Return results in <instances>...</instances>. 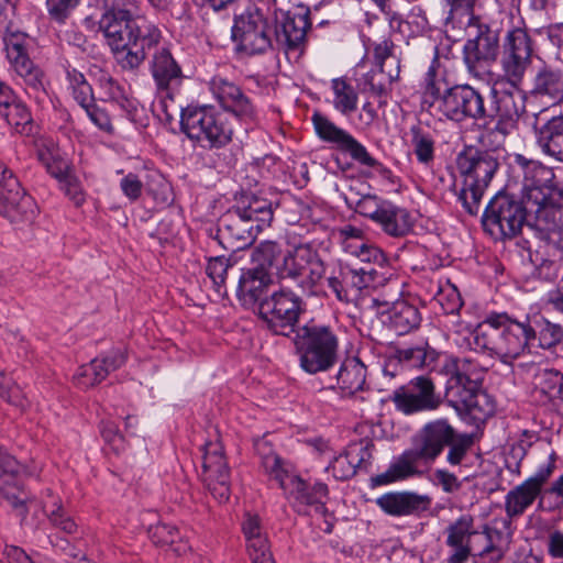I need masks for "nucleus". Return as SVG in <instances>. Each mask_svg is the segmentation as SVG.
<instances>
[{
    "instance_id": "obj_17",
    "label": "nucleus",
    "mask_w": 563,
    "mask_h": 563,
    "mask_svg": "<svg viewBox=\"0 0 563 563\" xmlns=\"http://www.w3.org/2000/svg\"><path fill=\"white\" fill-rule=\"evenodd\" d=\"M311 23L307 12L276 13L274 23V44L287 55H301L307 43V31Z\"/></svg>"
},
{
    "instance_id": "obj_39",
    "label": "nucleus",
    "mask_w": 563,
    "mask_h": 563,
    "mask_svg": "<svg viewBox=\"0 0 563 563\" xmlns=\"http://www.w3.org/2000/svg\"><path fill=\"white\" fill-rule=\"evenodd\" d=\"M537 143L544 154L563 162V115L553 117L537 131Z\"/></svg>"
},
{
    "instance_id": "obj_49",
    "label": "nucleus",
    "mask_w": 563,
    "mask_h": 563,
    "mask_svg": "<svg viewBox=\"0 0 563 563\" xmlns=\"http://www.w3.org/2000/svg\"><path fill=\"white\" fill-rule=\"evenodd\" d=\"M148 534L156 545H168L177 555L186 553L189 549V545L183 540L180 532L175 526L157 523L150 528Z\"/></svg>"
},
{
    "instance_id": "obj_50",
    "label": "nucleus",
    "mask_w": 563,
    "mask_h": 563,
    "mask_svg": "<svg viewBox=\"0 0 563 563\" xmlns=\"http://www.w3.org/2000/svg\"><path fill=\"white\" fill-rule=\"evenodd\" d=\"M474 444L473 437L467 433H457L449 444L446 462L453 467L467 466L471 459V451Z\"/></svg>"
},
{
    "instance_id": "obj_38",
    "label": "nucleus",
    "mask_w": 563,
    "mask_h": 563,
    "mask_svg": "<svg viewBox=\"0 0 563 563\" xmlns=\"http://www.w3.org/2000/svg\"><path fill=\"white\" fill-rule=\"evenodd\" d=\"M41 504L53 528L66 534H75L78 531V525L65 510L62 498L55 495L52 489H46L42 496Z\"/></svg>"
},
{
    "instance_id": "obj_51",
    "label": "nucleus",
    "mask_w": 563,
    "mask_h": 563,
    "mask_svg": "<svg viewBox=\"0 0 563 563\" xmlns=\"http://www.w3.org/2000/svg\"><path fill=\"white\" fill-rule=\"evenodd\" d=\"M125 362L126 354L124 350L114 349L104 355L93 358L90 363H88V366L93 368V373H96V379L98 383H101L111 372L122 367Z\"/></svg>"
},
{
    "instance_id": "obj_25",
    "label": "nucleus",
    "mask_w": 563,
    "mask_h": 563,
    "mask_svg": "<svg viewBox=\"0 0 563 563\" xmlns=\"http://www.w3.org/2000/svg\"><path fill=\"white\" fill-rule=\"evenodd\" d=\"M459 432L446 419H437L428 422L415 443V450L426 462L434 461Z\"/></svg>"
},
{
    "instance_id": "obj_46",
    "label": "nucleus",
    "mask_w": 563,
    "mask_h": 563,
    "mask_svg": "<svg viewBox=\"0 0 563 563\" xmlns=\"http://www.w3.org/2000/svg\"><path fill=\"white\" fill-rule=\"evenodd\" d=\"M410 145L420 164L430 165L434 159V134L421 124L410 126Z\"/></svg>"
},
{
    "instance_id": "obj_43",
    "label": "nucleus",
    "mask_w": 563,
    "mask_h": 563,
    "mask_svg": "<svg viewBox=\"0 0 563 563\" xmlns=\"http://www.w3.org/2000/svg\"><path fill=\"white\" fill-rule=\"evenodd\" d=\"M332 95L331 104L342 115H350L356 111L358 92L346 77H336L330 81Z\"/></svg>"
},
{
    "instance_id": "obj_47",
    "label": "nucleus",
    "mask_w": 563,
    "mask_h": 563,
    "mask_svg": "<svg viewBox=\"0 0 563 563\" xmlns=\"http://www.w3.org/2000/svg\"><path fill=\"white\" fill-rule=\"evenodd\" d=\"M536 391L549 401L563 400V374L555 369L538 368L533 375Z\"/></svg>"
},
{
    "instance_id": "obj_32",
    "label": "nucleus",
    "mask_w": 563,
    "mask_h": 563,
    "mask_svg": "<svg viewBox=\"0 0 563 563\" xmlns=\"http://www.w3.org/2000/svg\"><path fill=\"white\" fill-rule=\"evenodd\" d=\"M98 89L101 100L117 104L128 120L137 123L142 121L144 109L139 102L130 98L122 85L108 74H101L98 78Z\"/></svg>"
},
{
    "instance_id": "obj_64",
    "label": "nucleus",
    "mask_w": 563,
    "mask_h": 563,
    "mask_svg": "<svg viewBox=\"0 0 563 563\" xmlns=\"http://www.w3.org/2000/svg\"><path fill=\"white\" fill-rule=\"evenodd\" d=\"M60 188L64 194L73 201L76 207H80L86 201V194L81 187L79 179L70 174L65 179L59 181Z\"/></svg>"
},
{
    "instance_id": "obj_44",
    "label": "nucleus",
    "mask_w": 563,
    "mask_h": 563,
    "mask_svg": "<svg viewBox=\"0 0 563 563\" xmlns=\"http://www.w3.org/2000/svg\"><path fill=\"white\" fill-rule=\"evenodd\" d=\"M531 63L532 56L500 51V67L503 75L510 85V88H506L507 90L518 91L521 95L519 86L521 85L526 71L530 67Z\"/></svg>"
},
{
    "instance_id": "obj_59",
    "label": "nucleus",
    "mask_w": 563,
    "mask_h": 563,
    "mask_svg": "<svg viewBox=\"0 0 563 563\" xmlns=\"http://www.w3.org/2000/svg\"><path fill=\"white\" fill-rule=\"evenodd\" d=\"M246 547L253 563H275L266 534L247 540Z\"/></svg>"
},
{
    "instance_id": "obj_33",
    "label": "nucleus",
    "mask_w": 563,
    "mask_h": 563,
    "mask_svg": "<svg viewBox=\"0 0 563 563\" xmlns=\"http://www.w3.org/2000/svg\"><path fill=\"white\" fill-rule=\"evenodd\" d=\"M272 283L269 271L250 267L240 276L236 295L244 307L251 308L256 303L258 306Z\"/></svg>"
},
{
    "instance_id": "obj_9",
    "label": "nucleus",
    "mask_w": 563,
    "mask_h": 563,
    "mask_svg": "<svg viewBox=\"0 0 563 563\" xmlns=\"http://www.w3.org/2000/svg\"><path fill=\"white\" fill-rule=\"evenodd\" d=\"M482 224L493 239L511 240L527 227V208L525 201L508 194L499 192L486 206Z\"/></svg>"
},
{
    "instance_id": "obj_12",
    "label": "nucleus",
    "mask_w": 563,
    "mask_h": 563,
    "mask_svg": "<svg viewBox=\"0 0 563 563\" xmlns=\"http://www.w3.org/2000/svg\"><path fill=\"white\" fill-rule=\"evenodd\" d=\"M311 121L317 136L336 150L347 153L356 163L377 169L380 173H389L376 158H374L367 148L358 142L350 132L338 126L329 117L321 112H314Z\"/></svg>"
},
{
    "instance_id": "obj_30",
    "label": "nucleus",
    "mask_w": 563,
    "mask_h": 563,
    "mask_svg": "<svg viewBox=\"0 0 563 563\" xmlns=\"http://www.w3.org/2000/svg\"><path fill=\"white\" fill-rule=\"evenodd\" d=\"M476 555L489 556L492 561L499 562L504 559L511 543V533L507 529V521H495L484 526L478 531Z\"/></svg>"
},
{
    "instance_id": "obj_58",
    "label": "nucleus",
    "mask_w": 563,
    "mask_h": 563,
    "mask_svg": "<svg viewBox=\"0 0 563 563\" xmlns=\"http://www.w3.org/2000/svg\"><path fill=\"white\" fill-rule=\"evenodd\" d=\"M376 274L377 272L374 268H344V280L347 290L351 288L360 291L364 288H367L375 280Z\"/></svg>"
},
{
    "instance_id": "obj_19",
    "label": "nucleus",
    "mask_w": 563,
    "mask_h": 563,
    "mask_svg": "<svg viewBox=\"0 0 563 563\" xmlns=\"http://www.w3.org/2000/svg\"><path fill=\"white\" fill-rule=\"evenodd\" d=\"M527 228L534 231L540 240H545L549 234L563 227V195H551L545 199L526 201Z\"/></svg>"
},
{
    "instance_id": "obj_20",
    "label": "nucleus",
    "mask_w": 563,
    "mask_h": 563,
    "mask_svg": "<svg viewBox=\"0 0 563 563\" xmlns=\"http://www.w3.org/2000/svg\"><path fill=\"white\" fill-rule=\"evenodd\" d=\"M477 534L472 515L464 514L450 523L445 529L450 550L446 563H466L471 555H476Z\"/></svg>"
},
{
    "instance_id": "obj_28",
    "label": "nucleus",
    "mask_w": 563,
    "mask_h": 563,
    "mask_svg": "<svg viewBox=\"0 0 563 563\" xmlns=\"http://www.w3.org/2000/svg\"><path fill=\"white\" fill-rule=\"evenodd\" d=\"M150 70L157 91L173 98V90L179 85L183 70L169 48L159 47L155 51L150 62Z\"/></svg>"
},
{
    "instance_id": "obj_15",
    "label": "nucleus",
    "mask_w": 563,
    "mask_h": 563,
    "mask_svg": "<svg viewBox=\"0 0 563 563\" xmlns=\"http://www.w3.org/2000/svg\"><path fill=\"white\" fill-rule=\"evenodd\" d=\"M556 468V454L552 452L545 464L521 484L510 489L505 496V512L509 519L521 517L538 500L541 485H545Z\"/></svg>"
},
{
    "instance_id": "obj_40",
    "label": "nucleus",
    "mask_w": 563,
    "mask_h": 563,
    "mask_svg": "<svg viewBox=\"0 0 563 563\" xmlns=\"http://www.w3.org/2000/svg\"><path fill=\"white\" fill-rule=\"evenodd\" d=\"M21 474L0 475V495L12 507L15 515L20 517L21 523L26 525L27 503H31L20 478Z\"/></svg>"
},
{
    "instance_id": "obj_2",
    "label": "nucleus",
    "mask_w": 563,
    "mask_h": 563,
    "mask_svg": "<svg viewBox=\"0 0 563 563\" xmlns=\"http://www.w3.org/2000/svg\"><path fill=\"white\" fill-rule=\"evenodd\" d=\"M523 110L522 96L518 91H509L500 84L490 89V107L485 106V97L481 90L468 84H456L444 89L440 100L439 113L456 123L466 121H495L489 134L500 145L507 135L512 133Z\"/></svg>"
},
{
    "instance_id": "obj_55",
    "label": "nucleus",
    "mask_w": 563,
    "mask_h": 563,
    "mask_svg": "<svg viewBox=\"0 0 563 563\" xmlns=\"http://www.w3.org/2000/svg\"><path fill=\"white\" fill-rule=\"evenodd\" d=\"M38 159L44 164L47 172L58 181H62L73 174L69 162L62 157L56 151L48 147L38 148Z\"/></svg>"
},
{
    "instance_id": "obj_10",
    "label": "nucleus",
    "mask_w": 563,
    "mask_h": 563,
    "mask_svg": "<svg viewBox=\"0 0 563 563\" xmlns=\"http://www.w3.org/2000/svg\"><path fill=\"white\" fill-rule=\"evenodd\" d=\"M258 317L266 328L276 335L288 336L296 333L300 316L306 311V303L289 287L282 285L258 305Z\"/></svg>"
},
{
    "instance_id": "obj_36",
    "label": "nucleus",
    "mask_w": 563,
    "mask_h": 563,
    "mask_svg": "<svg viewBox=\"0 0 563 563\" xmlns=\"http://www.w3.org/2000/svg\"><path fill=\"white\" fill-rule=\"evenodd\" d=\"M232 209L262 229L268 227L273 220L272 202L251 192H242L236 197Z\"/></svg>"
},
{
    "instance_id": "obj_3",
    "label": "nucleus",
    "mask_w": 563,
    "mask_h": 563,
    "mask_svg": "<svg viewBox=\"0 0 563 563\" xmlns=\"http://www.w3.org/2000/svg\"><path fill=\"white\" fill-rule=\"evenodd\" d=\"M99 27L117 64L123 70H136L148 52L163 40V33L155 22L121 8L107 10L99 21Z\"/></svg>"
},
{
    "instance_id": "obj_7",
    "label": "nucleus",
    "mask_w": 563,
    "mask_h": 563,
    "mask_svg": "<svg viewBox=\"0 0 563 563\" xmlns=\"http://www.w3.org/2000/svg\"><path fill=\"white\" fill-rule=\"evenodd\" d=\"M181 130L202 147H225L233 137V128L225 113L212 106L188 107L181 113Z\"/></svg>"
},
{
    "instance_id": "obj_63",
    "label": "nucleus",
    "mask_w": 563,
    "mask_h": 563,
    "mask_svg": "<svg viewBox=\"0 0 563 563\" xmlns=\"http://www.w3.org/2000/svg\"><path fill=\"white\" fill-rule=\"evenodd\" d=\"M143 188V180L135 173H128L120 180V189L130 202H135L141 198Z\"/></svg>"
},
{
    "instance_id": "obj_16",
    "label": "nucleus",
    "mask_w": 563,
    "mask_h": 563,
    "mask_svg": "<svg viewBox=\"0 0 563 563\" xmlns=\"http://www.w3.org/2000/svg\"><path fill=\"white\" fill-rule=\"evenodd\" d=\"M395 407L405 415L432 411L440 407L442 399L435 393L431 378L418 376L397 388L391 396Z\"/></svg>"
},
{
    "instance_id": "obj_37",
    "label": "nucleus",
    "mask_w": 563,
    "mask_h": 563,
    "mask_svg": "<svg viewBox=\"0 0 563 563\" xmlns=\"http://www.w3.org/2000/svg\"><path fill=\"white\" fill-rule=\"evenodd\" d=\"M419 461H423V459L415 448L407 450L385 472L375 476L373 482L375 485L382 486L408 478L418 473Z\"/></svg>"
},
{
    "instance_id": "obj_6",
    "label": "nucleus",
    "mask_w": 563,
    "mask_h": 563,
    "mask_svg": "<svg viewBox=\"0 0 563 563\" xmlns=\"http://www.w3.org/2000/svg\"><path fill=\"white\" fill-rule=\"evenodd\" d=\"M456 166L462 177L459 200L467 213L475 216L499 163L493 153L471 147L459 154Z\"/></svg>"
},
{
    "instance_id": "obj_60",
    "label": "nucleus",
    "mask_w": 563,
    "mask_h": 563,
    "mask_svg": "<svg viewBox=\"0 0 563 563\" xmlns=\"http://www.w3.org/2000/svg\"><path fill=\"white\" fill-rule=\"evenodd\" d=\"M89 120L102 132L107 134H114V126L111 122L109 113L100 108L96 101L82 108Z\"/></svg>"
},
{
    "instance_id": "obj_48",
    "label": "nucleus",
    "mask_w": 563,
    "mask_h": 563,
    "mask_svg": "<svg viewBox=\"0 0 563 563\" xmlns=\"http://www.w3.org/2000/svg\"><path fill=\"white\" fill-rule=\"evenodd\" d=\"M400 74V60L391 59L390 68L373 69L365 76V85L376 96H384L388 92L389 86L398 79Z\"/></svg>"
},
{
    "instance_id": "obj_5",
    "label": "nucleus",
    "mask_w": 563,
    "mask_h": 563,
    "mask_svg": "<svg viewBox=\"0 0 563 563\" xmlns=\"http://www.w3.org/2000/svg\"><path fill=\"white\" fill-rule=\"evenodd\" d=\"M294 344L300 367L308 374L327 372L338 363L340 340L331 325L308 322L296 330Z\"/></svg>"
},
{
    "instance_id": "obj_1",
    "label": "nucleus",
    "mask_w": 563,
    "mask_h": 563,
    "mask_svg": "<svg viewBox=\"0 0 563 563\" xmlns=\"http://www.w3.org/2000/svg\"><path fill=\"white\" fill-rule=\"evenodd\" d=\"M536 339L540 347L551 349L562 341L563 329L540 314L519 319L492 312L466 338L471 350L488 352L504 363L519 357Z\"/></svg>"
},
{
    "instance_id": "obj_41",
    "label": "nucleus",
    "mask_w": 563,
    "mask_h": 563,
    "mask_svg": "<svg viewBox=\"0 0 563 563\" xmlns=\"http://www.w3.org/2000/svg\"><path fill=\"white\" fill-rule=\"evenodd\" d=\"M366 383V366L358 357L343 361L336 374V384L344 396H353L364 389Z\"/></svg>"
},
{
    "instance_id": "obj_45",
    "label": "nucleus",
    "mask_w": 563,
    "mask_h": 563,
    "mask_svg": "<svg viewBox=\"0 0 563 563\" xmlns=\"http://www.w3.org/2000/svg\"><path fill=\"white\" fill-rule=\"evenodd\" d=\"M230 475V468L220 442H208L203 446L202 479H212Z\"/></svg>"
},
{
    "instance_id": "obj_42",
    "label": "nucleus",
    "mask_w": 563,
    "mask_h": 563,
    "mask_svg": "<svg viewBox=\"0 0 563 563\" xmlns=\"http://www.w3.org/2000/svg\"><path fill=\"white\" fill-rule=\"evenodd\" d=\"M533 92L555 101H563V68L552 65L540 67L533 79Z\"/></svg>"
},
{
    "instance_id": "obj_53",
    "label": "nucleus",
    "mask_w": 563,
    "mask_h": 563,
    "mask_svg": "<svg viewBox=\"0 0 563 563\" xmlns=\"http://www.w3.org/2000/svg\"><path fill=\"white\" fill-rule=\"evenodd\" d=\"M500 49L518 55H533V41L523 27H512L507 31Z\"/></svg>"
},
{
    "instance_id": "obj_8",
    "label": "nucleus",
    "mask_w": 563,
    "mask_h": 563,
    "mask_svg": "<svg viewBox=\"0 0 563 563\" xmlns=\"http://www.w3.org/2000/svg\"><path fill=\"white\" fill-rule=\"evenodd\" d=\"M279 280L292 282L303 294H316V287L325 275V265L317 250L299 244L288 251L276 266Z\"/></svg>"
},
{
    "instance_id": "obj_62",
    "label": "nucleus",
    "mask_w": 563,
    "mask_h": 563,
    "mask_svg": "<svg viewBox=\"0 0 563 563\" xmlns=\"http://www.w3.org/2000/svg\"><path fill=\"white\" fill-rule=\"evenodd\" d=\"M386 201L376 196L366 195L357 200L355 210L358 214L371 219L375 223L383 209V203H386Z\"/></svg>"
},
{
    "instance_id": "obj_23",
    "label": "nucleus",
    "mask_w": 563,
    "mask_h": 563,
    "mask_svg": "<svg viewBox=\"0 0 563 563\" xmlns=\"http://www.w3.org/2000/svg\"><path fill=\"white\" fill-rule=\"evenodd\" d=\"M209 90L225 111L232 112L245 122L257 120L256 107L236 84L214 76L209 82Z\"/></svg>"
},
{
    "instance_id": "obj_26",
    "label": "nucleus",
    "mask_w": 563,
    "mask_h": 563,
    "mask_svg": "<svg viewBox=\"0 0 563 563\" xmlns=\"http://www.w3.org/2000/svg\"><path fill=\"white\" fill-rule=\"evenodd\" d=\"M282 490L298 512L305 511L308 506H314L316 511L320 514L325 512L324 499L328 497V486L324 483L309 484L296 473Z\"/></svg>"
},
{
    "instance_id": "obj_61",
    "label": "nucleus",
    "mask_w": 563,
    "mask_h": 563,
    "mask_svg": "<svg viewBox=\"0 0 563 563\" xmlns=\"http://www.w3.org/2000/svg\"><path fill=\"white\" fill-rule=\"evenodd\" d=\"M435 300L441 306L442 311L446 314L457 313L463 306L461 295L455 287L442 289L437 295Z\"/></svg>"
},
{
    "instance_id": "obj_54",
    "label": "nucleus",
    "mask_w": 563,
    "mask_h": 563,
    "mask_svg": "<svg viewBox=\"0 0 563 563\" xmlns=\"http://www.w3.org/2000/svg\"><path fill=\"white\" fill-rule=\"evenodd\" d=\"M446 88L444 79L439 77L434 67L431 66L424 76L422 103L439 112L440 100Z\"/></svg>"
},
{
    "instance_id": "obj_21",
    "label": "nucleus",
    "mask_w": 563,
    "mask_h": 563,
    "mask_svg": "<svg viewBox=\"0 0 563 563\" xmlns=\"http://www.w3.org/2000/svg\"><path fill=\"white\" fill-rule=\"evenodd\" d=\"M263 229L230 208L220 219L219 244L232 252L251 245Z\"/></svg>"
},
{
    "instance_id": "obj_24",
    "label": "nucleus",
    "mask_w": 563,
    "mask_h": 563,
    "mask_svg": "<svg viewBox=\"0 0 563 563\" xmlns=\"http://www.w3.org/2000/svg\"><path fill=\"white\" fill-rule=\"evenodd\" d=\"M518 164L522 168V200L533 201L545 199L547 197L559 194L553 187L554 173L552 168L544 166L537 161H528L519 155Z\"/></svg>"
},
{
    "instance_id": "obj_14",
    "label": "nucleus",
    "mask_w": 563,
    "mask_h": 563,
    "mask_svg": "<svg viewBox=\"0 0 563 563\" xmlns=\"http://www.w3.org/2000/svg\"><path fill=\"white\" fill-rule=\"evenodd\" d=\"M34 213L33 198L26 195L13 172L0 161V214L20 224L32 221Z\"/></svg>"
},
{
    "instance_id": "obj_52",
    "label": "nucleus",
    "mask_w": 563,
    "mask_h": 563,
    "mask_svg": "<svg viewBox=\"0 0 563 563\" xmlns=\"http://www.w3.org/2000/svg\"><path fill=\"white\" fill-rule=\"evenodd\" d=\"M0 115L18 133L26 131V126L32 122L31 113L27 107L18 98L8 106L0 108Z\"/></svg>"
},
{
    "instance_id": "obj_35",
    "label": "nucleus",
    "mask_w": 563,
    "mask_h": 563,
    "mask_svg": "<svg viewBox=\"0 0 563 563\" xmlns=\"http://www.w3.org/2000/svg\"><path fill=\"white\" fill-rule=\"evenodd\" d=\"M375 223L384 233L393 238L406 236L413 228L410 212L388 200L383 203V209Z\"/></svg>"
},
{
    "instance_id": "obj_34",
    "label": "nucleus",
    "mask_w": 563,
    "mask_h": 563,
    "mask_svg": "<svg viewBox=\"0 0 563 563\" xmlns=\"http://www.w3.org/2000/svg\"><path fill=\"white\" fill-rule=\"evenodd\" d=\"M385 324L398 335H405L419 328L421 313L412 303L398 300L384 313Z\"/></svg>"
},
{
    "instance_id": "obj_29",
    "label": "nucleus",
    "mask_w": 563,
    "mask_h": 563,
    "mask_svg": "<svg viewBox=\"0 0 563 563\" xmlns=\"http://www.w3.org/2000/svg\"><path fill=\"white\" fill-rule=\"evenodd\" d=\"M442 354L437 353L428 345H417L396 349L386 360L383 372L386 376L395 377L396 372L389 371L390 366L402 365L408 368H439V360Z\"/></svg>"
},
{
    "instance_id": "obj_22",
    "label": "nucleus",
    "mask_w": 563,
    "mask_h": 563,
    "mask_svg": "<svg viewBox=\"0 0 563 563\" xmlns=\"http://www.w3.org/2000/svg\"><path fill=\"white\" fill-rule=\"evenodd\" d=\"M439 372L448 376L444 396L481 385L484 375V368L477 361L448 354H442L439 360Z\"/></svg>"
},
{
    "instance_id": "obj_57",
    "label": "nucleus",
    "mask_w": 563,
    "mask_h": 563,
    "mask_svg": "<svg viewBox=\"0 0 563 563\" xmlns=\"http://www.w3.org/2000/svg\"><path fill=\"white\" fill-rule=\"evenodd\" d=\"M231 263L224 255L210 257L206 267L207 275L213 282V285L219 294L224 291L227 273Z\"/></svg>"
},
{
    "instance_id": "obj_56",
    "label": "nucleus",
    "mask_w": 563,
    "mask_h": 563,
    "mask_svg": "<svg viewBox=\"0 0 563 563\" xmlns=\"http://www.w3.org/2000/svg\"><path fill=\"white\" fill-rule=\"evenodd\" d=\"M280 246L274 241H263L252 252V267L269 271L276 257L280 254Z\"/></svg>"
},
{
    "instance_id": "obj_13",
    "label": "nucleus",
    "mask_w": 563,
    "mask_h": 563,
    "mask_svg": "<svg viewBox=\"0 0 563 563\" xmlns=\"http://www.w3.org/2000/svg\"><path fill=\"white\" fill-rule=\"evenodd\" d=\"M2 40L5 57L14 73L31 88L35 90L43 88V73L30 58L33 38L26 33L9 26Z\"/></svg>"
},
{
    "instance_id": "obj_18",
    "label": "nucleus",
    "mask_w": 563,
    "mask_h": 563,
    "mask_svg": "<svg viewBox=\"0 0 563 563\" xmlns=\"http://www.w3.org/2000/svg\"><path fill=\"white\" fill-rule=\"evenodd\" d=\"M444 398L461 417L475 424L485 422L496 410L494 398L482 388V384L461 391L453 390Z\"/></svg>"
},
{
    "instance_id": "obj_27",
    "label": "nucleus",
    "mask_w": 563,
    "mask_h": 563,
    "mask_svg": "<svg viewBox=\"0 0 563 563\" xmlns=\"http://www.w3.org/2000/svg\"><path fill=\"white\" fill-rule=\"evenodd\" d=\"M377 507L391 517L417 516L429 509L431 498L410 490L388 492L377 497Z\"/></svg>"
},
{
    "instance_id": "obj_4",
    "label": "nucleus",
    "mask_w": 563,
    "mask_h": 563,
    "mask_svg": "<svg viewBox=\"0 0 563 563\" xmlns=\"http://www.w3.org/2000/svg\"><path fill=\"white\" fill-rule=\"evenodd\" d=\"M477 0H444L450 13L464 11L468 15L465 27L467 40L463 46V60L470 74L478 76L481 70L496 60L499 51L498 32L473 14Z\"/></svg>"
},
{
    "instance_id": "obj_11",
    "label": "nucleus",
    "mask_w": 563,
    "mask_h": 563,
    "mask_svg": "<svg viewBox=\"0 0 563 563\" xmlns=\"http://www.w3.org/2000/svg\"><path fill=\"white\" fill-rule=\"evenodd\" d=\"M274 22L255 5L235 15L232 38L241 51L254 55L274 48Z\"/></svg>"
},
{
    "instance_id": "obj_31",
    "label": "nucleus",
    "mask_w": 563,
    "mask_h": 563,
    "mask_svg": "<svg viewBox=\"0 0 563 563\" xmlns=\"http://www.w3.org/2000/svg\"><path fill=\"white\" fill-rule=\"evenodd\" d=\"M260 459V471L269 482H275L283 489L287 481L296 474L294 465L282 457L273 446L265 440L255 443Z\"/></svg>"
}]
</instances>
